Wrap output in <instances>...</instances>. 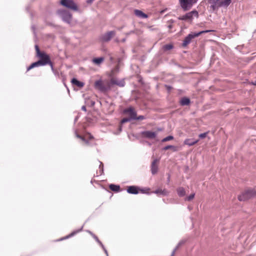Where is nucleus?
Instances as JSON below:
<instances>
[{
	"instance_id": "f257e3e1",
	"label": "nucleus",
	"mask_w": 256,
	"mask_h": 256,
	"mask_svg": "<svg viewBox=\"0 0 256 256\" xmlns=\"http://www.w3.org/2000/svg\"><path fill=\"white\" fill-rule=\"evenodd\" d=\"M212 30H202L199 32H191L188 34L184 38L183 41L182 46H186L188 44L192 41V39L198 36L201 34L204 33L209 32H213Z\"/></svg>"
},
{
	"instance_id": "f03ea898",
	"label": "nucleus",
	"mask_w": 256,
	"mask_h": 256,
	"mask_svg": "<svg viewBox=\"0 0 256 256\" xmlns=\"http://www.w3.org/2000/svg\"><path fill=\"white\" fill-rule=\"evenodd\" d=\"M94 87L102 92H106L111 89L108 81L103 82L100 80L96 81Z\"/></svg>"
},
{
	"instance_id": "7ed1b4c3",
	"label": "nucleus",
	"mask_w": 256,
	"mask_h": 256,
	"mask_svg": "<svg viewBox=\"0 0 256 256\" xmlns=\"http://www.w3.org/2000/svg\"><path fill=\"white\" fill-rule=\"evenodd\" d=\"M36 56L40 58L38 61L40 62L41 65L43 66L49 64L51 67L52 70H54L53 64L50 61V56L48 54L43 52Z\"/></svg>"
},
{
	"instance_id": "20e7f679",
	"label": "nucleus",
	"mask_w": 256,
	"mask_h": 256,
	"mask_svg": "<svg viewBox=\"0 0 256 256\" xmlns=\"http://www.w3.org/2000/svg\"><path fill=\"white\" fill-rule=\"evenodd\" d=\"M178 1L184 11L190 10L194 4L197 3L196 0H178Z\"/></svg>"
},
{
	"instance_id": "39448f33",
	"label": "nucleus",
	"mask_w": 256,
	"mask_h": 256,
	"mask_svg": "<svg viewBox=\"0 0 256 256\" xmlns=\"http://www.w3.org/2000/svg\"><path fill=\"white\" fill-rule=\"evenodd\" d=\"M256 196V190L252 189H248L244 191L240 196H239L238 198L240 201H244Z\"/></svg>"
},
{
	"instance_id": "423d86ee",
	"label": "nucleus",
	"mask_w": 256,
	"mask_h": 256,
	"mask_svg": "<svg viewBox=\"0 0 256 256\" xmlns=\"http://www.w3.org/2000/svg\"><path fill=\"white\" fill-rule=\"evenodd\" d=\"M60 3L62 6L70 10L74 11L78 10L77 4L73 0H61Z\"/></svg>"
},
{
	"instance_id": "0eeeda50",
	"label": "nucleus",
	"mask_w": 256,
	"mask_h": 256,
	"mask_svg": "<svg viewBox=\"0 0 256 256\" xmlns=\"http://www.w3.org/2000/svg\"><path fill=\"white\" fill-rule=\"evenodd\" d=\"M194 16L196 18L198 17V12L196 10H194L186 13V14L180 17L178 19L182 20L192 21L193 20Z\"/></svg>"
},
{
	"instance_id": "6e6552de",
	"label": "nucleus",
	"mask_w": 256,
	"mask_h": 256,
	"mask_svg": "<svg viewBox=\"0 0 256 256\" xmlns=\"http://www.w3.org/2000/svg\"><path fill=\"white\" fill-rule=\"evenodd\" d=\"M58 14L64 22L68 23H70V22L72 16L69 12L66 10H58Z\"/></svg>"
},
{
	"instance_id": "1a4fd4ad",
	"label": "nucleus",
	"mask_w": 256,
	"mask_h": 256,
	"mask_svg": "<svg viewBox=\"0 0 256 256\" xmlns=\"http://www.w3.org/2000/svg\"><path fill=\"white\" fill-rule=\"evenodd\" d=\"M116 34L115 31H110L101 36V40L102 42H108Z\"/></svg>"
},
{
	"instance_id": "9d476101",
	"label": "nucleus",
	"mask_w": 256,
	"mask_h": 256,
	"mask_svg": "<svg viewBox=\"0 0 256 256\" xmlns=\"http://www.w3.org/2000/svg\"><path fill=\"white\" fill-rule=\"evenodd\" d=\"M208 3L210 4V8L214 11L220 8V0H208Z\"/></svg>"
},
{
	"instance_id": "9b49d317",
	"label": "nucleus",
	"mask_w": 256,
	"mask_h": 256,
	"mask_svg": "<svg viewBox=\"0 0 256 256\" xmlns=\"http://www.w3.org/2000/svg\"><path fill=\"white\" fill-rule=\"evenodd\" d=\"M110 85V88L114 84H116L120 86H124L125 82L123 80H118L116 78H112L110 81H108Z\"/></svg>"
},
{
	"instance_id": "f8f14e48",
	"label": "nucleus",
	"mask_w": 256,
	"mask_h": 256,
	"mask_svg": "<svg viewBox=\"0 0 256 256\" xmlns=\"http://www.w3.org/2000/svg\"><path fill=\"white\" fill-rule=\"evenodd\" d=\"M124 112L126 114H128L130 118L132 120H135L136 116V113L134 111V108L132 107H130L128 108H126L124 110Z\"/></svg>"
},
{
	"instance_id": "ddd939ff",
	"label": "nucleus",
	"mask_w": 256,
	"mask_h": 256,
	"mask_svg": "<svg viewBox=\"0 0 256 256\" xmlns=\"http://www.w3.org/2000/svg\"><path fill=\"white\" fill-rule=\"evenodd\" d=\"M142 134L146 138L153 139L156 137L157 134L151 131H144L142 132Z\"/></svg>"
},
{
	"instance_id": "4468645a",
	"label": "nucleus",
	"mask_w": 256,
	"mask_h": 256,
	"mask_svg": "<svg viewBox=\"0 0 256 256\" xmlns=\"http://www.w3.org/2000/svg\"><path fill=\"white\" fill-rule=\"evenodd\" d=\"M158 162V160L155 159L154 160L151 164V172L152 174H155L158 172V166H157V163Z\"/></svg>"
},
{
	"instance_id": "2eb2a0df",
	"label": "nucleus",
	"mask_w": 256,
	"mask_h": 256,
	"mask_svg": "<svg viewBox=\"0 0 256 256\" xmlns=\"http://www.w3.org/2000/svg\"><path fill=\"white\" fill-rule=\"evenodd\" d=\"M88 232L92 236V237L96 240L100 244V245L101 246L102 248L104 250L106 256H108V251L106 250V249L105 247L104 246L103 244L102 243V242L98 240V238L96 235H94V234H92L91 232L88 231Z\"/></svg>"
},
{
	"instance_id": "dca6fc26",
	"label": "nucleus",
	"mask_w": 256,
	"mask_h": 256,
	"mask_svg": "<svg viewBox=\"0 0 256 256\" xmlns=\"http://www.w3.org/2000/svg\"><path fill=\"white\" fill-rule=\"evenodd\" d=\"M127 192L132 194H138V188L136 186H130L127 189Z\"/></svg>"
},
{
	"instance_id": "f3484780",
	"label": "nucleus",
	"mask_w": 256,
	"mask_h": 256,
	"mask_svg": "<svg viewBox=\"0 0 256 256\" xmlns=\"http://www.w3.org/2000/svg\"><path fill=\"white\" fill-rule=\"evenodd\" d=\"M134 14L136 16H137L138 18H148L147 14H146L144 13L142 11L138 10H134Z\"/></svg>"
},
{
	"instance_id": "a211bd4d",
	"label": "nucleus",
	"mask_w": 256,
	"mask_h": 256,
	"mask_svg": "<svg viewBox=\"0 0 256 256\" xmlns=\"http://www.w3.org/2000/svg\"><path fill=\"white\" fill-rule=\"evenodd\" d=\"M154 193L156 194H162L163 196H168L169 194L168 191L166 189L161 190L158 189L154 192Z\"/></svg>"
},
{
	"instance_id": "6ab92c4d",
	"label": "nucleus",
	"mask_w": 256,
	"mask_h": 256,
	"mask_svg": "<svg viewBox=\"0 0 256 256\" xmlns=\"http://www.w3.org/2000/svg\"><path fill=\"white\" fill-rule=\"evenodd\" d=\"M198 142V140H192V139H186L184 141V144H185L188 145L189 146H192L196 144Z\"/></svg>"
},
{
	"instance_id": "aec40b11",
	"label": "nucleus",
	"mask_w": 256,
	"mask_h": 256,
	"mask_svg": "<svg viewBox=\"0 0 256 256\" xmlns=\"http://www.w3.org/2000/svg\"><path fill=\"white\" fill-rule=\"evenodd\" d=\"M72 82L73 84H74L79 88H82L84 86V84L82 82L78 81L75 78L72 80Z\"/></svg>"
},
{
	"instance_id": "412c9836",
	"label": "nucleus",
	"mask_w": 256,
	"mask_h": 256,
	"mask_svg": "<svg viewBox=\"0 0 256 256\" xmlns=\"http://www.w3.org/2000/svg\"><path fill=\"white\" fill-rule=\"evenodd\" d=\"M190 99L186 97L182 98L180 100V104L182 106H188L190 104Z\"/></svg>"
},
{
	"instance_id": "4be33fe9",
	"label": "nucleus",
	"mask_w": 256,
	"mask_h": 256,
	"mask_svg": "<svg viewBox=\"0 0 256 256\" xmlns=\"http://www.w3.org/2000/svg\"><path fill=\"white\" fill-rule=\"evenodd\" d=\"M231 0H220V7H227L231 3Z\"/></svg>"
},
{
	"instance_id": "5701e85b",
	"label": "nucleus",
	"mask_w": 256,
	"mask_h": 256,
	"mask_svg": "<svg viewBox=\"0 0 256 256\" xmlns=\"http://www.w3.org/2000/svg\"><path fill=\"white\" fill-rule=\"evenodd\" d=\"M42 66V65H41V64H40V62H39L38 60L36 62H34L32 64L27 68V70L28 71L30 70L35 68V67H38V66Z\"/></svg>"
},
{
	"instance_id": "b1692460",
	"label": "nucleus",
	"mask_w": 256,
	"mask_h": 256,
	"mask_svg": "<svg viewBox=\"0 0 256 256\" xmlns=\"http://www.w3.org/2000/svg\"><path fill=\"white\" fill-rule=\"evenodd\" d=\"M104 61L103 57L94 58L92 60V62L96 64L99 65Z\"/></svg>"
},
{
	"instance_id": "393cba45",
	"label": "nucleus",
	"mask_w": 256,
	"mask_h": 256,
	"mask_svg": "<svg viewBox=\"0 0 256 256\" xmlns=\"http://www.w3.org/2000/svg\"><path fill=\"white\" fill-rule=\"evenodd\" d=\"M176 190H177L178 194L180 196L182 197V196H185L186 192H185L184 189L183 188H182V187L178 188Z\"/></svg>"
},
{
	"instance_id": "a878e982",
	"label": "nucleus",
	"mask_w": 256,
	"mask_h": 256,
	"mask_svg": "<svg viewBox=\"0 0 256 256\" xmlns=\"http://www.w3.org/2000/svg\"><path fill=\"white\" fill-rule=\"evenodd\" d=\"M109 187L112 190L116 192H118L120 189V186H119L114 184H110Z\"/></svg>"
},
{
	"instance_id": "bb28decb",
	"label": "nucleus",
	"mask_w": 256,
	"mask_h": 256,
	"mask_svg": "<svg viewBox=\"0 0 256 256\" xmlns=\"http://www.w3.org/2000/svg\"><path fill=\"white\" fill-rule=\"evenodd\" d=\"M76 138L82 140L86 144H88V140H86L84 137L79 135L76 132Z\"/></svg>"
},
{
	"instance_id": "cd10ccee",
	"label": "nucleus",
	"mask_w": 256,
	"mask_h": 256,
	"mask_svg": "<svg viewBox=\"0 0 256 256\" xmlns=\"http://www.w3.org/2000/svg\"><path fill=\"white\" fill-rule=\"evenodd\" d=\"M82 228H83V226H82V228L80 230H76V231H74V232H72L70 235L66 236L64 239L68 238H70V237H71L72 236H74L75 234H76L78 232H79L81 231L82 230Z\"/></svg>"
},
{
	"instance_id": "c85d7f7f",
	"label": "nucleus",
	"mask_w": 256,
	"mask_h": 256,
	"mask_svg": "<svg viewBox=\"0 0 256 256\" xmlns=\"http://www.w3.org/2000/svg\"><path fill=\"white\" fill-rule=\"evenodd\" d=\"M169 149H172L174 151L176 150V146H172V145H168V146H166L164 148H162V150H168Z\"/></svg>"
},
{
	"instance_id": "c756f323",
	"label": "nucleus",
	"mask_w": 256,
	"mask_h": 256,
	"mask_svg": "<svg viewBox=\"0 0 256 256\" xmlns=\"http://www.w3.org/2000/svg\"><path fill=\"white\" fill-rule=\"evenodd\" d=\"M173 48V46L171 44H166L163 46L164 50H169Z\"/></svg>"
},
{
	"instance_id": "7c9ffc66",
	"label": "nucleus",
	"mask_w": 256,
	"mask_h": 256,
	"mask_svg": "<svg viewBox=\"0 0 256 256\" xmlns=\"http://www.w3.org/2000/svg\"><path fill=\"white\" fill-rule=\"evenodd\" d=\"M184 243V242L182 240V241L180 242L178 244V246H176V248L172 251L171 256H174V254L175 252L176 251V250L178 248L179 246H180Z\"/></svg>"
},
{
	"instance_id": "2f4dec72",
	"label": "nucleus",
	"mask_w": 256,
	"mask_h": 256,
	"mask_svg": "<svg viewBox=\"0 0 256 256\" xmlns=\"http://www.w3.org/2000/svg\"><path fill=\"white\" fill-rule=\"evenodd\" d=\"M174 138V137L171 136H168L166 137L165 138H163L162 140V142H166L167 141H169L170 140H172Z\"/></svg>"
},
{
	"instance_id": "473e14b6",
	"label": "nucleus",
	"mask_w": 256,
	"mask_h": 256,
	"mask_svg": "<svg viewBox=\"0 0 256 256\" xmlns=\"http://www.w3.org/2000/svg\"><path fill=\"white\" fill-rule=\"evenodd\" d=\"M195 194L194 193L186 197L185 199L186 200L190 201L192 200L194 197Z\"/></svg>"
},
{
	"instance_id": "72a5a7b5",
	"label": "nucleus",
	"mask_w": 256,
	"mask_h": 256,
	"mask_svg": "<svg viewBox=\"0 0 256 256\" xmlns=\"http://www.w3.org/2000/svg\"><path fill=\"white\" fill-rule=\"evenodd\" d=\"M35 49H36V56L38 55V54H40V53H42V52H40V50L39 48V47L38 45L35 46Z\"/></svg>"
},
{
	"instance_id": "f704fd0d",
	"label": "nucleus",
	"mask_w": 256,
	"mask_h": 256,
	"mask_svg": "<svg viewBox=\"0 0 256 256\" xmlns=\"http://www.w3.org/2000/svg\"><path fill=\"white\" fill-rule=\"evenodd\" d=\"M208 134V132H204L199 134L198 136L200 138H206Z\"/></svg>"
},
{
	"instance_id": "c9c22d12",
	"label": "nucleus",
	"mask_w": 256,
	"mask_h": 256,
	"mask_svg": "<svg viewBox=\"0 0 256 256\" xmlns=\"http://www.w3.org/2000/svg\"><path fill=\"white\" fill-rule=\"evenodd\" d=\"M132 119L130 118H124L122 121L121 122L122 124L130 122Z\"/></svg>"
},
{
	"instance_id": "e433bc0d",
	"label": "nucleus",
	"mask_w": 256,
	"mask_h": 256,
	"mask_svg": "<svg viewBox=\"0 0 256 256\" xmlns=\"http://www.w3.org/2000/svg\"><path fill=\"white\" fill-rule=\"evenodd\" d=\"M103 164L102 162H100L99 168L100 169V171H102V172L100 173V174L103 172Z\"/></svg>"
},
{
	"instance_id": "4c0bfd02",
	"label": "nucleus",
	"mask_w": 256,
	"mask_h": 256,
	"mask_svg": "<svg viewBox=\"0 0 256 256\" xmlns=\"http://www.w3.org/2000/svg\"><path fill=\"white\" fill-rule=\"evenodd\" d=\"M144 118H144V116H138V117L136 116V118L135 120H144Z\"/></svg>"
},
{
	"instance_id": "58836bf2",
	"label": "nucleus",
	"mask_w": 256,
	"mask_h": 256,
	"mask_svg": "<svg viewBox=\"0 0 256 256\" xmlns=\"http://www.w3.org/2000/svg\"><path fill=\"white\" fill-rule=\"evenodd\" d=\"M94 0H86V3L88 4H92L93 2H94Z\"/></svg>"
},
{
	"instance_id": "ea45409f",
	"label": "nucleus",
	"mask_w": 256,
	"mask_h": 256,
	"mask_svg": "<svg viewBox=\"0 0 256 256\" xmlns=\"http://www.w3.org/2000/svg\"><path fill=\"white\" fill-rule=\"evenodd\" d=\"M82 110L84 112H86V106H83L82 107Z\"/></svg>"
},
{
	"instance_id": "a19ab883",
	"label": "nucleus",
	"mask_w": 256,
	"mask_h": 256,
	"mask_svg": "<svg viewBox=\"0 0 256 256\" xmlns=\"http://www.w3.org/2000/svg\"><path fill=\"white\" fill-rule=\"evenodd\" d=\"M253 84L256 86V80L253 82Z\"/></svg>"
},
{
	"instance_id": "79ce46f5",
	"label": "nucleus",
	"mask_w": 256,
	"mask_h": 256,
	"mask_svg": "<svg viewBox=\"0 0 256 256\" xmlns=\"http://www.w3.org/2000/svg\"><path fill=\"white\" fill-rule=\"evenodd\" d=\"M90 138H93V137H92V136H90Z\"/></svg>"
},
{
	"instance_id": "37998d69",
	"label": "nucleus",
	"mask_w": 256,
	"mask_h": 256,
	"mask_svg": "<svg viewBox=\"0 0 256 256\" xmlns=\"http://www.w3.org/2000/svg\"><path fill=\"white\" fill-rule=\"evenodd\" d=\"M196 0V2H198V0Z\"/></svg>"
}]
</instances>
